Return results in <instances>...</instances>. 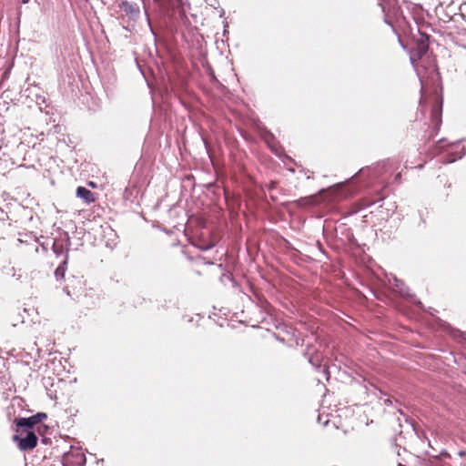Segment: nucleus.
<instances>
[{
	"label": "nucleus",
	"mask_w": 466,
	"mask_h": 466,
	"mask_svg": "<svg viewBox=\"0 0 466 466\" xmlns=\"http://www.w3.org/2000/svg\"><path fill=\"white\" fill-rule=\"evenodd\" d=\"M398 466H405V465H403V464H401V463H399V464H398Z\"/></svg>",
	"instance_id": "4468645a"
},
{
	"label": "nucleus",
	"mask_w": 466,
	"mask_h": 466,
	"mask_svg": "<svg viewBox=\"0 0 466 466\" xmlns=\"http://www.w3.org/2000/svg\"><path fill=\"white\" fill-rule=\"evenodd\" d=\"M431 120L433 126L439 128L441 124V105H434L431 109Z\"/></svg>",
	"instance_id": "1a4fd4ad"
},
{
	"label": "nucleus",
	"mask_w": 466,
	"mask_h": 466,
	"mask_svg": "<svg viewBox=\"0 0 466 466\" xmlns=\"http://www.w3.org/2000/svg\"><path fill=\"white\" fill-rule=\"evenodd\" d=\"M458 454H459V456L463 457V456H466V451H459Z\"/></svg>",
	"instance_id": "f8f14e48"
},
{
	"label": "nucleus",
	"mask_w": 466,
	"mask_h": 466,
	"mask_svg": "<svg viewBox=\"0 0 466 466\" xmlns=\"http://www.w3.org/2000/svg\"><path fill=\"white\" fill-rule=\"evenodd\" d=\"M17 432L20 434L25 433V437H21L18 434L14 436V441L17 442V445L20 450L26 451L34 449L37 445V437L31 430L24 428H17Z\"/></svg>",
	"instance_id": "f03ea898"
},
{
	"label": "nucleus",
	"mask_w": 466,
	"mask_h": 466,
	"mask_svg": "<svg viewBox=\"0 0 466 466\" xmlns=\"http://www.w3.org/2000/svg\"><path fill=\"white\" fill-rule=\"evenodd\" d=\"M436 154H444L441 157L442 163H452L457 159H461L466 154V145L463 141H458L451 144H444V140H441L434 149Z\"/></svg>",
	"instance_id": "f257e3e1"
},
{
	"label": "nucleus",
	"mask_w": 466,
	"mask_h": 466,
	"mask_svg": "<svg viewBox=\"0 0 466 466\" xmlns=\"http://www.w3.org/2000/svg\"><path fill=\"white\" fill-rule=\"evenodd\" d=\"M76 196L83 199L86 204L95 202V193L84 187H78L76 188Z\"/></svg>",
	"instance_id": "6e6552de"
},
{
	"label": "nucleus",
	"mask_w": 466,
	"mask_h": 466,
	"mask_svg": "<svg viewBox=\"0 0 466 466\" xmlns=\"http://www.w3.org/2000/svg\"><path fill=\"white\" fill-rule=\"evenodd\" d=\"M69 246H70L69 237L66 233H64L63 236L55 239L52 248L56 256H60L69 250Z\"/></svg>",
	"instance_id": "39448f33"
},
{
	"label": "nucleus",
	"mask_w": 466,
	"mask_h": 466,
	"mask_svg": "<svg viewBox=\"0 0 466 466\" xmlns=\"http://www.w3.org/2000/svg\"><path fill=\"white\" fill-rule=\"evenodd\" d=\"M63 466H84L86 463L85 454L81 449H71L66 452L62 458Z\"/></svg>",
	"instance_id": "7ed1b4c3"
},
{
	"label": "nucleus",
	"mask_w": 466,
	"mask_h": 466,
	"mask_svg": "<svg viewBox=\"0 0 466 466\" xmlns=\"http://www.w3.org/2000/svg\"><path fill=\"white\" fill-rule=\"evenodd\" d=\"M46 418V413L39 412V413H37L34 416H31L29 418L19 419L16 422V426H17V428H21V429L26 428V429L32 430L35 424L41 422Z\"/></svg>",
	"instance_id": "20e7f679"
},
{
	"label": "nucleus",
	"mask_w": 466,
	"mask_h": 466,
	"mask_svg": "<svg viewBox=\"0 0 466 466\" xmlns=\"http://www.w3.org/2000/svg\"><path fill=\"white\" fill-rule=\"evenodd\" d=\"M394 283L392 284L393 289H395L396 291L400 293L402 296H408V291L404 289V284L401 280L394 278L393 279Z\"/></svg>",
	"instance_id": "9d476101"
},
{
	"label": "nucleus",
	"mask_w": 466,
	"mask_h": 466,
	"mask_svg": "<svg viewBox=\"0 0 466 466\" xmlns=\"http://www.w3.org/2000/svg\"><path fill=\"white\" fill-rule=\"evenodd\" d=\"M428 44L424 40H420L416 44V47L411 50L410 56V62L413 66L428 52Z\"/></svg>",
	"instance_id": "423d86ee"
},
{
	"label": "nucleus",
	"mask_w": 466,
	"mask_h": 466,
	"mask_svg": "<svg viewBox=\"0 0 466 466\" xmlns=\"http://www.w3.org/2000/svg\"><path fill=\"white\" fill-rule=\"evenodd\" d=\"M120 7L125 12V14L132 19H136L139 15L140 10L137 4H132L126 1L121 4Z\"/></svg>",
	"instance_id": "0eeeda50"
},
{
	"label": "nucleus",
	"mask_w": 466,
	"mask_h": 466,
	"mask_svg": "<svg viewBox=\"0 0 466 466\" xmlns=\"http://www.w3.org/2000/svg\"><path fill=\"white\" fill-rule=\"evenodd\" d=\"M30 0H22L23 4H27L29 3Z\"/></svg>",
	"instance_id": "ddd939ff"
},
{
	"label": "nucleus",
	"mask_w": 466,
	"mask_h": 466,
	"mask_svg": "<svg viewBox=\"0 0 466 466\" xmlns=\"http://www.w3.org/2000/svg\"><path fill=\"white\" fill-rule=\"evenodd\" d=\"M59 276H64V268L62 266L58 267L56 270V277L58 278Z\"/></svg>",
	"instance_id": "9b49d317"
}]
</instances>
